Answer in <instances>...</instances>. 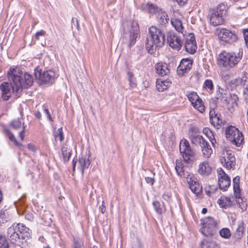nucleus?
Wrapping results in <instances>:
<instances>
[{
	"label": "nucleus",
	"instance_id": "f257e3e1",
	"mask_svg": "<svg viewBox=\"0 0 248 248\" xmlns=\"http://www.w3.org/2000/svg\"><path fill=\"white\" fill-rule=\"evenodd\" d=\"M9 78L12 81L9 83L3 82L0 85V90L2 93V98L4 100H8L11 97L12 94L16 97H19L22 92V73H17L15 68H10L7 72Z\"/></svg>",
	"mask_w": 248,
	"mask_h": 248
},
{
	"label": "nucleus",
	"instance_id": "f03ea898",
	"mask_svg": "<svg viewBox=\"0 0 248 248\" xmlns=\"http://www.w3.org/2000/svg\"><path fill=\"white\" fill-rule=\"evenodd\" d=\"M31 231L22 223H14L7 229L11 242L22 248H28Z\"/></svg>",
	"mask_w": 248,
	"mask_h": 248
},
{
	"label": "nucleus",
	"instance_id": "7ed1b4c3",
	"mask_svg": "<svg viewBox=\"0 0 248 248\" xmlns=\"http://www.w3.org/2000/svg\"><path fill=\"white\" fill-rule=\"evenodd\" d=\"M165 42V35L160 29L155 26L149 29V35L146 41V49L150 54L155 53L156 48L162 47Z\"/></svg>",
	"mask_w": 248,
	"mask_h": 248
},
{
	"label": "nucleus",
	"instance_id": "20e7f679",
	"mask_svg": "<svg viewBox=\"0 0 248 248\" xmlns=\"http://www.w3.org/2000/svg\"><path fill=\"white\" fill-rule=\"evenodd\" d=\"M140 28L136 21H127L123 24V36L122 41L128 48L134 46L139 35Z\"/></svg>",
	"mask_w": 248,
	"mask_h": 248
},
{
	"label": "nucleus",
	"instance_id": "39448f33",
	"mask_svg": "<svg viewBox=\"0 0 248 248\" xmlns=\"http://www.w3.org/2000/svg\"><path fill=\"white\" fill-rule=\"evenodd\" d=\"M243 55V49L239 48L238 52L223 51L219 54L217 63L226 68H233L241 61Z\"/></svg>",
	"mask_w": 248,
	"mask_h": 248
},
{
	"label": "nucleus",
	"instance_id": "423d86ee",
	"mask_svg": "<svg viewBox=\"0 0 248 248\" xmlns=\"http://www.w3.org/2000/svg\"><path fill=\"white\" fill-rule=\"evenodd\" d=\"M201 225L202 227L201 229V232L205 237L213 238L217 235L218 230V222L212 217H207L201 219Z\"/></svg>",
	"mask_w": 248,
	"mask_h": 248
},
{
	"label": "nucleus",
	"instance_id": "0eeeda50",
	"mask_svg": "<svg viewBox=\"0 0 248 248\" xmlns=\"http://www.w3.org/2000/svg\"><path fill=\"white\" fill-rule=\"evenodd\" d=\"M210 12V21L211 25L217 26L225 22L224 17L227 14V8L224 4H219L216 8L212 9Z\"/></svg>",
	"mask_w": 248,
	"mask_h": 248
},
{
	"label": "nucleus",
	"instance_id": "6e6552de",
	"mask_svg": "<svg viewBox=\"0 0 248 248\" xmlns=\"http://www.w3.org/2000/svg\"><path fill=\"white\" fill-rule=\"evenodd\" d=\"M34 75L35 78L39 80L40 84H45L50 86L53 84L56 78V73L52 70L44 71L42 72V70L39 68L34 69Z\"/></svg>",
	"mask_w": 248,
	"mask_h": 248
},
{
	"label": "nucleus",
	"instance_id": "1a4fd4ad",
	"mask_svg": "<svg viewBox=\"0 0 248 248\" xmlns=\"http://www.w3.org/2000/svg\"><path fill=\"white\" fill-rule=\"evenodd\" d=\"M179 150L185 163L189 164L194 161L195 153L186 139L184 138L181 140Z\"/></svg>",
	"mask_w": 248,
	"mask_h": 248
},
{
	"label": "nucleus",
	"instance_id": "9d476101",
	"mask_svg": "<svg viewBox=\"0 0 248 248\" xmlns=\"http://www.w3.org/2000/svg\"><path fill=\"white\" fill-rule=\"evenodd\" d=\"M225 134L226 138L237 147H239L244 141L242 133L234 126H228L225 130Z\"/></svg>",
	"mask_w": 248,
	"mask_h": 248
},
{
	"label": "nucleus",
	"instance_id": "9b49d317",
	"mask_svg": "<svg viewBox=\"0 0 248 248\" xmlns=\"http://www.w3.org/2000/svg\"><path fill=\"white\" fill-rule=\"evenodd\" d=\"M218 38L221 43L223 45L226 44H232L236 42L238 40V36L234 32L231 31L222 29L218 33Z\"/></svg>",
	"mask_w": 248,
	"mask_h": 248
},
{
	"label": "nucleus",
	"instance_id": "f8f14e48",
	"mask_svg": "<svg viewBox=\"0 0 248 248\" xmlns=\"http://www.w3.org/2000/svg\"><path fill=\"white\" fill-rule=\"evenodd\" d=\"M193 60L189 58L183 59L180 61L177 67V74L179 76H183L187 73L192 67Z\"/></svg>",
	"mask_w": 248,
	"mask_h": 248
},
{
	"label": "nucleus",
	"instance_id": "ddd939ff",
	"mask_svg": "<svg viewBox=\"0 0 248 248\" xmlns=\"http://www.w3.org/2000/svg\"><path fill=\"white\" fill-rule=\"evenodd\" d=\"M167 40L169 46L173 49L179 51L181 49L183 43L180 37L176 34L169 32L167 35Z\"/></svg>",
	"mask_w": 248,
	"mask_h": 248
},
{
	"label": "nucleus",
	"instance_id": "4468645a",
	"mask_svg": "<svg viewBox=\"0 0 248 248\" xmlns=\"http://www.w3.org/2000/svg\"><path fill=\"white\" fill-rule=\"evenodd\" d=\"M227 158L222 157L220 159V162L224 167L229 170L235 166V157L234 155L231 153H227Z\"/></svg>",
	"mask_w": 248,
	"mask_h": 248
},
{
	"label": "nucleus",
	"instance_id": "2eb2a0df",
	"mask_svg": "<svg viewBox=\"0 0 248 248\" xmlns=\"http://www.w3.org/2000/svg\"><path fill=\"white\" fill-rule=\"evenodd\" d=\"M244 223L243 221L239 222L235 232L232 236V240L234 244L240 241L244 234Z\"/></svg>",
	"mask_w": 248,
	"mask_h": 248
},
{
	"label": "nucleus",
	"instance_id": "dca6fc26",
	"mask_svg": "<svg viewBox=\"0 0 248 248\" xmlns=\"http://www.w3.org/2000/svg\"><path fill=\"white\" fill-rule=\"evenodd\" d=\"M156 73L160 77L167 75L170 72L169 65L165 62H159L155 65Z\"/></svg>",
	"mask_w": 248,
	"mask_h": 248
},
{
	"label": "nucleus",
	"instance_id": "f3484780",
	"mask_svg": "<svg viewBox=\"0 0 248 248\" xmlns=\"http://www.w3.org/2000/svg\"><path fill=\"white\" fill-rule=\"evenodd\" d=\"M240 180V177L239 176L235 177L232 179L234 196L237 203H239V199H241Z\"/></svg>",
	"mask_w": 248,
	"mask_h": 248
},
{
	"label": "nucleus",
	"instance_id": "a211bd4d",
	"mask_svg": "<svg viewBox=\"0 0 248 248\" xmlns=\"http://www.w3.org/2000/svg\"><path fill=\"white\" fill-rule=\"evenodd\" d=\"M231 178L229 176H225L224 178L222 176L218 177V185L220 189L223 191H227L231 185Z\"/></svg>",
	"mask_w": 248,
	"mask_h": 248
},
{
	"label": "nucleus",
	"instance_id": "6ab92c4d",
	"mask_svg": "<svg viewBox=\"0 0 248 248\" xmlns=\"http://www.w3.org/2000/svg\"><path fill=\"white\" fill-rule=\"evenodd\" d=\"M211 168L207 161H204L200 164L198 172L203 176H208L211 172Z\"/></svg>",
	"mask_w": 248,
	"mask_h": 248
},
{
	"label": "nucleus",
	"instance_id": "aec40b11",
	"mask_svg": "<svg viewBox=\"0 0 248 248\" xmlns=\"http://www.w3.org/2000/svg\"><path fill=\"white\" fill-rule=\"evenodd\" d=\"M79 166L78 168L80 170L81 173L83 174L84 170L89 168L91 164V161L87 158L86 156H81L78 158Z\"/></svg>",
	"mask_w": 248,
	"mask_h": 248
},
{
	"label": "nucleus",
	"instance_id": "412c9836",
	"mask_svg": "<svg viewBox=\"0 0 248 248\" xmlns=\"http://www.w3.org/2000/svg\"><path fill=\"white\" fill-rule=\"evenodd\" d=\"M158 23L160 25L164 26L168 24L169 18L165 10L162 9L158 14L156 17Z\"/></svg>",
	"mask_w": 248,
	"mask_h": 248
},
{
	"label": "nucleus",
	"instance_id": "4be33fe9",
	"mask_svg": "<svg viewBox=\"0 0 248 248\" xmlns=\"http://www.w3.org/2000/svg\"><path fill=\"white\" fill-rule=\"evenodd\" d=\"M201 147V151L203 156L205 158H209L213 153V150L209 142L205 140L203 141Z\"/></svg>",
	"mask_w": 248,
	"mask_h": 248
},
{
	"label": "nucleus",
	"instance_id": "5701e85b",
	"mask_svg": "<svg viewBox=\"0 0 248 248\" xmlns=\"http://www.w3.org/2000/svg\"><path fill=\"white\" fill-rule=\"evenodd\" d=\"M143 9L146 10L150 14H158L162 9L159 8L156 4L148 2L143 6Z\"/></svg>",
	"mask_w": 248,
	"mask_h": 248
},
{
	"label": "nucleus",
	"instance_id": "b1692460",
	"mask_svg": "<svg viewBox=\"0 0 248 248\" xmlns=\"http://www.w3.org/2000/svg\"><path fill=\"white\" fill-rule=\"evenodd\" d=\"M152 205L155 213L161 215L166 211V207L164 202H160L157 200H154L152 202Z\"/></svg>",
	"mask_w": 248,
	"mask_h": 248
},
{
	"label": "nucleus",
	"instance_id": "393cba45",
	"mask_svg": "<svg viewBox=\"0 0 248 248\" xmlns=\"http://www.w3.org/2000/svg\"><path fill=\"white\" fill-rule=\"evenodd\" d=\"M22 86L28 88L31 87L33 84V78L30 74L25 73L24 75V79L22 78L21 79ZM23 88V87H22Z\"/></svg>",
	"mask_w": 248,
	"mask_h": 248
},
{
	"label": "nucleus",
	"instance_id": "a878e982",
	"mask_svg": "<svg viewBox=\"0 0 248 248\" xmlns=\"http://www.w3.org/2000/svg\"><path fill=\"white\" fill-rule=\"evenodd\" d=\"M62 160L64 163H67L72 155V150L68 149L66 145H63L61 149Z\"/></svg>",
	"mask_w": 248,
	"mask_h": 248
},
{
	"label": "nucleus",
	"instance_id": "bb28decb",
	"mask_svg": "<svg viewBox=\"0 0 248 248\" xmlns=\"http://www.w3.org/2000/svg\"><path fill=\"white\" fill-rule=\"evenodd\" d=\"M72 248H84V240L78 236H72Z\"/></svg>",
	"mask_w": 248,
	"mask_h": 248
},
{
	"label": "nucleus",
	"instance_id": "cd10ccee",
	"mask_svg": "<svg viewBox=\"0 0 248 248\" xmlns=\"http://www.w3.org/2000/svg\"><path fill=\"white\" fill-rule=\"evenodd\" d=\"M240 78V86L248 92V73L246 71L243 72Z\"/></svg>",
	"mask_w": 248,
	"mask_h": 248
},
{
	"label": "nucleus",
	"instance_id": "c85d7f7f",
	"mask_svg": "<svg viewBox=\"0 0 248 248\" xmlns=\"http://www.w3.org/2000/svg\"><path fill=\"white\" fill-rule=\"evenodd\" d=\"M203 133L207 136L209 139L212 145L214 147L215 144L216 142V140L214 137L213 132L208 127H204L202 130Z\"/></svg>",
	"mask_w": 248,
	"mask_h": 248
},
{
	"label": "nucleus",
	"instance_id": "c756f323",
	"mask_svg": "<svg viewBox=\"0 0 248 248\" xmlns=\"http://www.w3.org/2000/svg\"><path fill=\"white\" fill-rule=\"evenodd\" d=\"M171 83L170 79H167L166 80H161L160 83H158L157 84L156 87L158 91H164L166 90L170 84Z\"/></svg>",
	"mask_w": 248,
	"mask_h": 248
},
{
	"label": "nucleus",
	"instance_id": "7c9ffc66",
	"mask_svg": "<svg viewBox=\"0 0 248 248\" xmlns=\"http://www.w3.org/2000/svg\"><path fill=\"white\" fill-rule=\"evenodd\" d=\"M190 188L191 190L195 194H200L202 191V188L199 184L196 181H192L191 183L189 184Z\"/></svg>",
	"mask_w": 248,
	"mask_h": 248
},
{
	"label": "nucleus",
	"instance_id": "2f4dec72",
	"mask_svg": "<svg viewBox=\"0 0 248 248\" xmlns=\"http://www.w3.org/2000/svg\"><path fill=\"white\" fill-rule=\"evenodd\" d=\"M194 108L198 110L199 111L202 113L204 111V106L201 98H199L197 101H195L193 104Z\"/></svg>",
	"mask_w": 248,
	"mask_h": 248
},
{
	"label": "nucleus",
	"instance_id": "473e14b6",
	"mask_svg": "<svg viewBox=\"0 0 248 248\" xmlns=\"http://www.w3.org/2000/svg\"><path fill=\"white\" fill-rule=\"evenodd\" d=\"M186 51L190 54H194L197 48V45L194 44L185 43L184 46Z\"/></svg>",
	"mask_w": 248,
	"mask_h": 248
},
{
	"label": "nucleus",
	"instance_id": "72a5a7b5",
	"mask_svg": "<svg viewBox=\"0 0 248 248\" xmlns=\"http://www.w3.org/2000/svg\"><path fill=\"white\" fill-rule=\"evenodd\" d=\"M221 115L219 114V115L213 118V122H210L212 125H213L216 129H219L220 127V125L222 123V120L220 118Z\"/></svg>",
	"mask_w": 248,
	"mask_h": 248
},
{
	"label": "nucleus",
	"instance_id": "f704fd0d",
	"mask_svg": "<svg viewBox=\"0 0 248 248\" xmlns=\"http://www.w3.org/2000/svg\"><path fill=\"white\" fill-rule=\"evenodd\" d=\"M219 233L220 236L224 239H229L231 237L232 233L230 229L228 228H223L221 229Z\"/></svg>",
	"mask_w": 248,
	"mask_h": 248
},
{
	"label": "nucleus",
	"instance_id": "c9c22d12",
	"mask_svg": "<svg viewBox=\"0 0 248 248\" xmlns=\"http://www.w3.org/2000/svg\"><path fill=\"white\" fill-rule=\"evenodd\" d=\"M127 75L128 76V80L129 81V84L131 88H134L137 86V84L135 82V78L134 77L133 73L129 71L127 73Z\"/></svg>",
	"mask_w": 248,
	"mask_h": 248
},
{
	"label": "nucleus",
	"instance_id": "e433bc0d",
	"mask_svg": "<svg viewBox=\"0 0 248 248\" xmlns=\"http://www.w3.org/2000/svg\"><path fill=\"white\" fill-rule=\"evenodd\" d=\"M171 23L177 31L178 32H182L183 27L182 22L180 20L175 19L174 20H171Z\"/></svg>",
	"mask_w": 248,
	"mask_h": 248
},
{
	"label": "nucleus",
	"instance_id": "4c0bfd02",
	"mask_svg": "<svg viewBox=\"0 0 248 248\" xmlns=\"http://www.w3.org/2000/svg\"><path fill=\"white\" fill-rule=\"evenodd\" d=\"M144 50L142 46H137L134 49V53L133 55L137 60H139L141 56L143 55Z\"/></svg>",
	"mask_w": 248,
	"mask_h": 248
},
{
	"label": "nucleus",
	"instance_id": "58836bf2",
	"mask_svg": "<svg viewBox=\"0 0 248 248\" xmlns=\"http://www.w3.org/2000/svg\"><path fill=\"white\" fill-rule=\"evenodd\" d=\"M211 238L207 237L201 242V248H213Z\"/></svg>",
	"mask_w": 248,
	"mask_h": 248
},
{
	"label": "nucleus",
	"instance_id": "ea45409f",
	"mask_svg": "<svg viewBox=\"0 0 248 248\" xmlns=\"http://www.w3.org/2000/svg\"><path fill=\"white\" fill-rule=\"evenodd\" d=\"M190 139L192 144L198 145V142L202 140V142L204 141V139L202 136L198 135H192L190 136Z\"/></svg>",
	"mask_w": 248,
	"mask_h": 248
},
{
	"label": "nucleus",
	"instance_id": "a19ab883",
	"mask_svg": "<svg viewBox=\"0 0 248 248\" xmlns=\"http://www.w3.org/2000/svg\"><path fill=\"white\" fill-rule=\"evenodd\" d=\"M187 98L189 101L193 104L195 101H197L199 98L197 93L193 92H190L187 94Z\"/></svg>",
	"mask_w": 248,
	"mask_h": 248
},
{
	"label": "nucleus",
	"instance_id": "79ce46f5",
	"mask_svg": "<svg viewBox=\"0 0 248 248\" xmlns=\"http://www.w3.org/2000/svg\"><path fill=\"white\" fill-rule=\"evenodd\" d=\"M0 248H9L8 242L5 236L0 234Z\"/></svg>",
	"mask_w": 248,
	"mask_h": 248
},
{
	"label": "nucleus",
	"instance_id": "37998d69",
	"mask_svg": "<svg viewBox=\"0 0 248 248\" xmlns=\"http://www.w3.org/2000/svg\"><path fill=\"white\" fill-rule=\"evenodd\" d=\"M149 171L151 172V175L152 176L151 177H145V180L147 184H149L151 186H153L155 182V173L150 170H149Z\"/></svg>",
	"mask_w": 248,
	"mask_h": 248
},
{
	"label": "nucleus",
	"instance_id": "c03bdc74",
	"mask_svg": "<svg viewBox=\"0 0 248 248\" xmlns=\"http://www.w3.org/2000/svg\"><path fill=\"white\" fill-rule=\"evenodd\" d=\"M21 120L19 118L17 119L13 120L10 123V126L14 129H18L21 126Z\"/></svg>",
	"mask_w": 248,
	"mask_h": 248
},
{
	"label": "nucleus",
	"instance_id": "a18cd8bd",
	"mask_svg": "<svg viewBox=\"0 0 248 248\" xmlns=\"http://www.w3.org/2000/svg\"><path fill=\"white\" fill-rule=\"evenodd\" d=\"M204 87L205 89L209 90H212L214 88L213 81L211 79H206L204 82Z\"/></svg>",
	"mask_w": 248,
	"mask_h": 248
},
{
	"label": "nucleus",
	"instance_id": "49530a36",
	"mask_svg": "<svg viewBox=\"0 0 248 248\" xmlns=\"http://www.w3.org/2000/svg\"><path fill=\"white\" fill-rule=\"evenodd\" d=\"M185 43L196 44L195 37L193 33H189L188 37L186 38Z\"/></svg>",
	"mask_w": 248,
	"mask_h": 248
},
{
	"label": "nucleus",
	"instance_id": "de8ad7c7",
	"mask_svg": "<svg viewBox=\"0 0 248 248\" xmlns=\"http://www.w3.org/2000/svg\"><path fill=\"white\" fill-rule=\"evenodd\" d=\"M175 169L178 175L181 177L185 176V172L183 170V167H182L181 165L176 164Z\"/></svg>",
	"mask_w": 248,
	"mask_h": 248
},
{
	"label": "nucleus",
	"instance_id": "09e8293b",
	"mask_svg": "<svg viewBox=\"0 0 248 248\" xmlns=\"http://www.w3.org/2000/svg\"><path fill=\"white\" fill-rule=\"evenodd\" d=\"M42 108H43L44 113L46 114V115L47 116V118L50 122H53V120L51 117V115L49 112V111L48 110V108L47 106L46 105L44 104L43 105Z\"/></svg>",
	"mask_w": 248,
	"mask_h": 248
},
{
	"label": "nucleus",
	"instance_id": "8fccbe9b",
	"mask_svg": "<svg viewBox=\"0 0 248 248\" xmlns=\"http://www.w3.org/2000/svg\"><path fill=\"white\" fill-rule=\"evenodd\" d=\"M59 137L60 140L62 141L64 140V136L62 127L58 128L57 131L55 134V137L56 138Z\"/></svg>",
	"mask_w": 248,
	"mask_h": 248
},
{
	"label": "nucleus",
	"instance_id": "3c124183",
	"mask_svg": "<svg viewBox=\"0 0 248 248\" xmlns=\"http://www.w3.org/2000/svg\"><path fill=\"white\" fill-rule=\"evenodd\" d=\"M217 92L218 93L217 94V99H219V98H221L223 96L226 95L225 92H226V90H224L222 88L219 87Z\"/></svg>",
	"mask_w": 248,
	"mask_h": 248
},
{
	"label": "nucleus",
	"instance_id": "603ef678",
	"mask_svg": "<svg viewBox=\"0 0 248 248\" xmlns=\"http://www.w3.org/2000/svg\"><path fill=\"white\" fill-rule=\"evenodd\" d=\"M171 194L168 192L165 191L162 195V198L167 202H170L171 200Z\"/></svg>",
	"mask_w": 248,
	"mask_h": 248
},
{
	"label": "nucleus",
	"instance_id": "864d4df0",
	"mask_svg": "<svg viewBox=\"0 0 248 248\" xmlns=\"http://www.w3.org/2000/svg\"><path fill=\"white\" fill-rule=\"evenodd\" d=\"M224 199L225 202V206H226V208L231 207L232 205V201L230 197H224Z\"/></svg>",
	"mask_w": 248,
	"mask_h": 248
},
{
	"label": "nucleus",
	"instance_id": "5fc2aeb1",
	"mask_svg": "<svg viewBox=\"0 0 248 248\" xmlns=\"http://www.w3.org/2000/svg\"><path fill=\"white\" fill-rule=\"evenodd\" d=\"M75 26L78 29V30H79L80 27L78 23V20L77 18L73 17L72 18V28Z\"/></svg>",
	"mask_w": 248,
	"mask_h": 248
},
{
	"label": "nucleus",
	"instance_id": "6e6d98bb",
	"mask_svg": "<svg viewBox=\"0 0 248 248\" xmlns=\"http://www.w3.org/2000/svg\"><path fill=\"white\" fill-rule=\"evenodd\" d=\"M219 113H216L214 109L210 110L209 112L210 122H213V118L219 115Z\"/></svg>",
	"mask_w": 248,
	"mask_h": 248
},
{
	"label": "nucleus",
	"instance_id": "4d7b16f0",
	"mask_svg": "<svg viewBox=\"0 0 248 248\" xmlns=\"http://www.w3.org/2000/svg\"><path fill=\"white\" fill-rule=\"evenodd\" d=\"M230 83L235 87L240 86V78L232 79L230 81Z\"/></svg>",
	"mask_w": 248,
	"mask_h": 248
},
{
	"label": "nucleus",
	"instance_id": "13d9d810",
	"mask_svg": "<svg viewBox=\"0 0 248 248\" xmlns=\"http://www.w3.org/2000/svg\"><path fill=\"white\" fill-rule=\"evenodd\" d=\"M6 132L9 137V139H10V140L13 142L15 144V142L17 140L16 139L14 134L8 130H7Z\"/></svg>",
	"mask_w": 248,
	"mask_h": 248
},
{
	"label": "nucleus",
	"instance_id": "bf43d9fd",
	"mask_svg": "<svg viewBox=\"0 0 248 248\" xmlns=\"http://www.w3.org/2000/svg\"><path fill=\"white\" fill-rule=\"evenodd\" d=\"M239 207L243 210H246L247 207V203L243 201V199L241 197L239 199Z\"/></svg>",
	"mask_w": 248,
	"mask_h": 248
},
{
	"label": "nucleus",
	"instance_id": "052dcab7",
	"mask_svg": "<svg viewBox=\"0 0 248 248\" xmlns=\"http://www.w3.org/2000/svg\"><path fill=\"white\" fill-rule=\"evenodd\" d=\"M245 43L248 46V29H244L243 31Z\"/></svg>",
	"mask_w": 248,
	"mask_h": 248
},
{
	"label": "nucleus",
	"instance_id": "680f3d73",
	"mask_svg": "<svg viewBox=\"0 0 248 248\" xmlns=\"http://www.w3.org/2000/svg\"><path fill=\"white\" fill-rule=\"evenodd\" d=\"M28 149L33 153L36 152V147L34 144L32 143H29L27 145Z\"/></svg>",
	"mask_w": 248,
	"mask_h": 248
},
{
	"label": "nucleus",
	"instance_id": "e2e57ef3",
	"mask_svg": "<svg viewBox=\"0 0 248 248\" xmlns=\"http://www.w3.org/2000/svg\"><path fill=\"white\" fill-rule=\"evenodd\" d=\"M173 1H175L177 3V4L180 6H185L187 3L188 0H172Z\"/></svg>",
	"mask_w": 248,
	"mask_h": 248
},
{
	"label": "nucleus",
	"instance_id": "0e129e2a",
	"mask_svg": "<svg viewBox=\"0 0 248 248\" xmlns=\"http://www.w3.org/2000/svg\"><path fill=\"white\" fill-rule=\"evenodd\" d=\"M46 34V31L43 30H41L35 33V38L36 39H39V37L41 36H44Z\"/></svg>",
	"mask_w": 248,
	"mask_h": 248
},
{
	"label": "nucleus",
	"instance_id": "69168bd1",
	"mask_svg": "<svg viewBox=\"0 0 248 248\" xmlns=\"http://www.w3.org/2000/svg\"><path fill=\"white\" fill-rule=\"evenodd\" d=\"M133 248H144L143 245L140 239H137V244L135 245Z\"/></svg>",
	"mask_w": 248,
	"mask_h": 248
},
{
	"label": "nucleus",
	"instance_id": "338daca9",
	"mask_svg": "<svg viewBox=\"0 0 248 248\" xmlns=\"http://www.w3.org/2000/svg\"><path fill=\"white\" fill-rule=\"evenodd\" d=\"M217 173L219 177L222 176L224 178L225 176H228L221 168L217 170Z\"/></svg>",
	"mask_w": 248,
	"mask_h": 248
},
{
	"label": "nucleus",
	"instance_id": "774afa93",
	"mask_svg": "<svg viewBox=\"0 0 248 248\" xmlns=\"http://www.w3.org/2000/svg\"><path fill=\"white\" fill-rule=\"evenodd\" d=\"M217 203L220 205V207L226 208L224 198L223 199L221 198L219 199L217 201Z\"/></svg>",
	"mask_w": 248,
	"mask_h": 248
}]
</instances>
